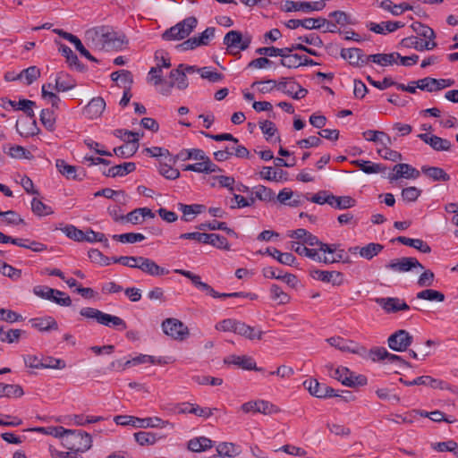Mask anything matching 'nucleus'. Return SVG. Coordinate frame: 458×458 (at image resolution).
Wrapping results in <instances>:
<instances>
[{"mask_svg":"<svg viewBox=\"0 0 458 458\" xmlns=\"http://www.w3.org/2000/svg\"><path fill=\"white\" fill-rule=\"evenodd\" d=\"M85 39L89 46L95 49H122L128 43L124 34L115 31L109 26H98L85 32Z\"/></svg>","mask_w":458,"mask_h":458,"instance_id":"f257e3e1","label":"nucleus"},{"mask_svg":"<svg viewBox=\"0 0 458 458\" xmlns=\"http://www.w3.org/2000/svg\"><path fill=\"white\" fill-rule=\"evenodd\" d=\"M62 445L70 452L78 454L89 450L92 445L91 436L82 430L67 429Z\"/></svg>","mask_w":458,"mask_h":458,"instance_id":"f03ea898","label":"nucleus"},{"mask_svg":"<svg viewBox=\"0 0 458 458\" xmlns=\"http://www.w3.org/2000/svg\"><path fill=\"white\" fill-rule=\"evenodd\" d=\"M114 421L121 426H132L133 428H164L168 425L173 426L169 421L163 420L159 417L138 418L130 415H117L114 418Z\"/></svg>","mask_w":458,"mask_h":458,"instance_id":"7ed1b4c3","label":"nucleus"},{"mask_svg":"<svg viewBox=\"0 0 458 458\" xmlns=\"http://www.w3.org/2000/svg\"><path fill=\"white\" fill-rule=\"evenodd\" d=\"M80 314L87 318H93L98 323L106 327H116L121 330H124L127 327L125 321L121 318L104 313L103 311L94 308H83L81 310Z\"/></svg>","mask_w":458,"mask_h":458,"instance_id":"20e7f679","label":"nucleus"},{"mask_svg":"<svg viewBox=\"0 0 458 458\" xmlns=\"http://www.w3.org/2000/svg\"><path fill=\"white\" fill-rule=\"evenodd\" d=\"M198 20L193 17H188L169 28L162 34L165 40H182L186 38L197 27Z\"/></svg>","mask_w":458,"mask_h":458,"instance_id":"39448f33","label":"nucleus"},{"mask_svg":"<svg viewBox=\"0 0 458 458\" xmlns=\"http://www.w3.org/2000/svg\"><path fill=\"white\" fill-rule=\"evenodd\" d=\"M250 43L251 37L250 35L243 36L239 30H230L224 38V45L232 55H235L234 49H237V53L246 50Z\"/></svg>","mask_w":458,"mask_h":458,"instance_id":"423d86ee","label":"nucleus"},{"mask_svg":"<svg viewBox=\"0 0 458 458\" xmlns=\"http://www.w3.org/2000/svg\"><path fill=\"white\" fill-rule=\"evenodd\" d=\"M161 327L166 335L177 341H183L190 335L188 327L177 318H166Z\"/></svg>","mask_w":458,"mask_h":458,"instance_id":"0eeeda50","label":"nucleus"},{"mask_svg":"<svg viewBox=\"0 0 458 458\" xmlns=\"http://www.w3.org/2000/svg\"><path fill=\"white\" fill-rule=\"evenodd\" d=\"M122 133H123L124 135L132 136V139L129 140L128 143H126L125 145L114 148V153L119 157H129L132 156L134 153H136V151L138 150L140 134L138 132H133L127 130H116L114 131V135L116 137H122V135H120Z\"/></svg>","mask_w":458,"mask_h":458,"instance_id":"6e6552de","label":"nucleus"},{"mask_svg":"<svg viewBox=\"0 0 458 458\" xmlns=\"http://www.w3.org/2000/svg\"><path fill=\"white\" fill-rule=\"evenodd\" d=\"M412 341L413 337L408 331L400 329L388 337L387 344L389 348L394 352H404L412 344Z\"/></svg>","mask_w":458,"mask_h":458,"instance_id":"1a4fd4ad","label":"nucleus"},{"mask_svg":"<svg viewBox=\"0 0 458 458\" xmlns=\"http://www.w3.org/2000/svg\"><path fill=\"white\" fill-rule=\"evenodd\" d=\"M325 0H319L316 2H294L287 0L284 4L283 10L287 13L301 11L305 13H309L313 11H321L325 8Z\"/></svg>","mask_w":458,"mask_h":458,"instance_id":"9d476101","label":"nucleus"},{"mask_svg":"<svg viewBox=\"0 0 458 458\" xmlns=\"http://www.w3.org/2000/svg\"><path fill=\"white\" fill-rule=\"evenodd\" d=\"M304 387L309 393L317 398H327L332 396H338V394L330 386L320 384L315 378H309L303 382Z\"/></svg>","mask_w":458,"mask_h":458,"instance_id":"9b49d317","label":"nucleus"},{"mask_svg":"<svg viewBox=\"0 0 458 458\" xmlns=\"http://www.w3.org/2000/svg\"><path fill=\"white\" fill-rule=\"evenodd\" d=\"M242 411L245 413L249 412H259L265 415H271L280 411L273 403L265 400L250 401L244 403L242 407Z\"/></svg>","mask_w":458,"mask_h":458,"instance_id":"f8f14e48","label":"nucleus"},{"mask_svg":"<svg viewBox=\"0 0 458 458\" xmlns=\"http://www.w3.org/2000/svg\"><path fill=\"white\" fill-rule=\"evenodd\" d=\"M417 267L420 269L424 268L423 266L419 262V260L416 258L412 257L394 259L390 260V262L386 265V268L400 273L408 272L411 271L412 268Z\"/></svg>","mask_w":458,"mask_h":458,"instance_id":"ddd939ff","label":"nucleus"},{"mask_svg":"<svg viewBox=\"0 0 458 458\" xmlns=\"http://www.w3.org/2000/svg\"><path fill=\"white\" fill-rule=\"evenodd\" d=\"M327 341L331 346L342 352L355 354H362L365 352L364 347L360 346L357 343H354L353 341L351 340L344 339L340 336L330 337L327 339Z\"/></svg>","mask_w":458,"mask_h":458,"instance_id":"4468645a","label":"nucleus"},{"mask_svg":"<svg viewBox=\"0 0 458 458\" xmlns=\"http://www.w3.org/2000/svg\"><path fill=\"white\" fill-rule=\"evenodd\" d=\"M182 68L183 64H180L176 69L170 72L171 81L167 89L161 90L163 95H169L173 87H176L181 90L185 89L188 87L187 77Z\"/></svg>","mask_w":458,"mask_h":458,"instance_id":"2eb2a0df","label":"nucleus"},{"mask_svg":"<svg viewBox=\"0 0 458 458\" xmlns=\"http://www.w3.org/2000/svg\"><path fill=\"white\" fill-rule=\"evenodd\" d=\"M420 174V171L411 165L401 163L394 166L392 173L388 174V178L390 181H395L400 178L416 179Z\"/></svg>","mask_w":458,"mask_h":458,"instance_id":"dca6fc26","label":"nucleus"},{"mask_svg":"<svg viewBox=\"0 0 458 458\" xmlns=\"http://www.w3.org/2000/svg\"><path fill=\"white\" fill-rule=\"evenodd\" d=\"M138 269L151 276H162L169 274V270L157 264L153 259L140 256Z\"/></svg>","mask_w":458,"mask_h":458,"instance_id":"f3484780","label":"nucleus"},{"mask_svg":"<svg viewBox=\"0 0 458 458\" xmlns=\"http://www.w3.org/2000/svg\"><path fill=\"white\" fill-rule=\"evenodd\" d=\"M376 302L379 304L386 313H395L410 310L409 305L397 297L377 298Z\"/></svg>","mask_w":458,"mask_h":458,"instance_id":"a211bd4d","label":"nucleus"},{"mask_svg":"<svg viewBox=\"0 0 458 458\" xmlns=\"http://www.w3.org/2000/svg\"><path fill=\"white\" fill-rule=\"evenodd\" d=\"M310 276L324 283L332 284L335 286H339L344 284V275L339 271H326V270H312Z\"/></svg>","mask_w":458,"mask_h":458,"instance_id":"6ab92c4d","label":"nucleus"},{"mask_svg":"<svg viewBox=\"0 0 458 458\" xmlns=\"http://www.w3.org/2000/svg\"><path fill=\"white\" fill-rule=\"evenodd\" d=\"M399 380L407 386L423 385L434 389H445L447 387V384L445 381L434 378L430 376H420L411 381L404 380L402 377Z\"/></svg>","mask_w":458,"mask_h":458,"instance_id":"aec40b11","label":"nucleus"},{"mask_svg":"<svg viewBox=\"0 0 458 458\" xmlns=\"http://www.w3.org/2000/svg\"><path fill=\"white\" fill-rule=\"evenodd\" d=\"M341 56L348 60L349 64L353 66H363L369 62L368 55L363 54L360 48H343L341 50Z\"/></svg>","mask_w":458,"mask_h":458,"instance_id":"412c9836","label":"nucleus"},{"mask_svg":"<svg viewBox=\"0 0 458 458\" xmlns=\"http://www.w3.org/2000/svg\"><path fill=\"white\" fill-rule=\"evenodd\" d=\"M327 23V20L325 18H306L303 20L292 19L289 20L286 23V27L294 30L300 26H302L305 29L312 30V29H320L324 25Z\"/></svg>","mask_w":458,"mask_h":458,"instance_id":"4be33fe9","label":"nucleus"},{"mask_svg":"<svg viewBox=\"0 0 458 458\" xmlns=\"http://www.w3.org/2000/svg\"><path fill=\"white\" fill-rule=\"evenodd\" d=\"M225 363L235 365L242 369L261 371L253 358L247 355H230L225 359Z\"/></svg>","mask_w":458,"mask_h":458,"instance_id":"5701e85b","label":"nucleus"},{"mask_svg":"<svg viewBox=\"0 0 458 458\" xmlns=\"http://www.w3.org/2000/svg\"><path fill=\"white\" fill-rule=\"evenodd\" d=\"M418 137L436 151H448L451 149L452 144L448 140L428 133H420Z\"/></svg>","mask_w":458,"mask_h":458,"instance_id":"b1692460","label":"nucleus"},{"mask_svg":"<svg viewBox=\"0 0 458 458\" xmlns=\"http://www.w3.org/2000/svg\"><path fill=\"white\" fill-rule=\"evenodd\" d=\"M106 108V102L103 98H93L84 107L83 114L89 119L98 118Z\"/></svg>","mask_w":458,"mask_h":458,"instance_id":"393cba45","label":"nucleus"},{"mask_svg":"<svg viewBox=\"0 0 458 458\" xmlns=\"http://www.w3.org/2000/svg\"><path fill=\"white\" fill-rule=\"evenodd\" d=\"M400 45L406 48H414L418 51L431 50L437 47L435 41H422L418 37H408L401 40Z\"/></svg>","mask_w":458,"mask_h":458,"instance_id":"a878e982","label":"nucleus"},{"mask_svg":"<svg viewBox=\"0 0 458 458\" xmlns=\"http://www.w3.org/2000/svg\"><path fill=\"white\" fill-rule=\"evenodd\" d=\"M235 334H238L249 340H260L264 332L259 327H251L244 322L239 321Z\"/></svg>","mask_w":458,"mask_h":458,"instance_id":"bb28decb","label":"nucleus"},{"mask_svg":"<svg viewBox=\"0 0 458 458\" xmlns=\"http://www.w3.org/2000/svg\"><path fill=\"white\" fill-rule=\"evenodd\" d=\"M146 217L154 218L155 213H153L148 208H139L129 212L125 216L124 219L133 225H139L141 224Z\"/></svg>","mask_w":458,"mask_h":458,"instance_id":"cd10ccee","label":"nucleus"},{"mask_svg":"<svg viewBox=\"0 0 458 458\" xmlns=\"http://www.w3.org/2000/svg\"><path fill=\"white\" fill-rule=\"evenodd\" d=\"M325 248V251L327 252L328 255H335V258H325L323 259L324 263L330 264L335 262H349V257L346 252L342 249H337L336 245H323Z\"/></svg>","mask_w":458,"mask_h":458,"instance_id":"c85d7f7f","label":"nucleus"},{"mask_svg":"<svg viewBox=\"0 0 458 458\" xmlns=\"http://www.w3.org/2000/svg\"><path fill=\"white\" fill-rule=\"evenodd\" d=\"M398 242L403 245L412 247L422 253H429L431 252L430 246L421 239H411L405 236H398L394 239L392 242Z\"/></svg>","mask_w":458,"mask_h":458,"instance_id":"c756f323","label":"nucleus"},{"mask_svg":"<svg viewBox=\"0 0 458 458\" xmlns=\"http://www.w3.org/2000/svg\"><path fill=\"white\" fill-rule=\"evenodd\" d=\"M75 86V81L67 73L59 72L55 78V90L58 92H65Z\"/></svg>","mask_w":458,"mask_h":458,"instance_id":"7c9ffc66","label":"nucleus"},{"mask_svg":"<svg viewBox=\"0 0 458 458\" xmlns=\"http://www.w3.org/2000/svg\"><path fill=\"white\" fill-rule=\"evenodd\" d=\"M267 254L273 257L280 264L285 266H293L296 261V258L290 252H281L274 247H268L266 250Z\"/></svg>","mask_w":458,"mask_h":458,"instance_id":"2f4dec72","label":"nucleus"},{"mask_svg":"<svg viewBox=\"0 0 458 458\" xmlns=\"http://www.w3.org/2000/svg\"><path fill=\"white\" fill-rule=\"evenodd\" d=\"M136 168V165L132 162H126L121 165H114L108 168L106 171H104L103 174L108 177H115V176H124L131 172H133Z\"/></svg>","mask_w":458,"mask_h":458,"instance_id":"473e14b6","label":"nucleus"},{"mask_svg":"<svg viewBox=\"0 0 458 458\" xmlns=\"http://www.w3.org/2000/svg\"><path fill=\"white\" fill-rule=\"evenodd\" d=\"M275 199L276 192L266 186L257 185L251 188L250 200H275Z\"/></svg>","mask_w":458,"mask_h":458,"instance_id":"72a5a7b5","label":"nucleus"},{"mask_svg":"<svg viewBox=\"0 0 458 458\" xmlns=\"http://www.w3.org/2000/svg\"><path fill=\"white\" fill-rule=\"evenodd\" d=\"M32 327L38 331L57 330L58 324L53 317L37 318L30 320Z\"/></svg>","mask_w":458,"mask_h":458,"instance_id":"f704fd0d","label":"nucleus"},{"mask_svg":"<svg viewBox=\"0 0 458 458\" xmlns=\"http://www.w3.org/2000/svg\"><path fill=\"white\" fill-rule=\"evenodd\" d=\"M399 57L400 54L395 52L389 54H375L368 55V59H369V61L382 66L392 65L394 64H396Z\"/></svg>","mask_w":458,"mask_h":458,"instance_id":"c9c22d12","label":"nucleus"},{"mask_svg":"<svg viewBox=\"0 0 458 458\" xmlns=\"http://www.w3.org/2000/svg\"><path fill=\"white\" fill-rule=\"evenodd\" d=\"M403 26L404 24L400 21H383L381 23L371 22L369 24V30L377 34H384L386 31L394 32Z\"/></svg>","mask_w":458,"mask_h":458,"instance_id":"e433bc0d","label":"nucleus"},{"mask_svg":"<svg viewBox=\"0 0 458 458\" xmlns=\"http://www.w3.org/2000/svg\"><path fill=\"white\" fill-rule=\"evenodd\" d=\"M213 446V441L206 437H199L188 442V449L191 452H204Z\"/></svg>","mask_w":458,"mask_h":458,"instance_id":"4c0bfd02","label":"nucleus"},{"mask_svg":"<svg viewBox=\"0 0 458 458\" xmlns=\"http://www.w3.org/2000/svg\"><path fill=\"white\" fill-rule=\"evenodd\" d=\"M363 137L367 140L379 142L385 147L392 145V140L389 135L381 131L368 130L363 132Z\"/></svg>","mask_w":458,"mask_h":458,"instance_id":"58836bf2","label":"nucleus"},{"mask_svg":"<svg viewBox=\"0 0 458 458\" xmlns=\"http://www.w3.org/2000/svg\"><path fill=\"white\" fill-rule=\"evenodd\" d=\"M180 210L182 212L184 221H191L195 216L206 210V206L201 204L184 205L181 204Z\"/></svg>","mask_w":458,"mask_h":458,"instance_id":"ea45409f","label":"nucleus"},{"mask_svg":"<svg viewBox=\"0 0 458 458\" xmlns=\"http://www.w3.org/2000/svg\"><path fill=\"white\" fill-rule=\"evenodd\" d=\"M4 150L13 158L17 159H31L33 158V155L30 151L27 150L21 146L19 145H8L4 147Z\"/></svg>","mask_w":458,"mask_h":458,"instance_id":"a19ab883","label":"nucleus"},{"mask_svg":"<svg viewBox=\"0 0 458 458\" xmlns=\"http://www.w3.org/2000/svg\"><path fill=\"white\" fill-rule=\"evenodd\" d=\"M290 249L293 251H295L300 256H305L311 259H319L318 254V250L316 249H309L307 248L303 242L300 243L297 242H290Z\"/></svg>","mask_w":458,"mask_h":458,"instance_id":"79ce46f5","label":"nucleus"},{"mask_svg":"<svg viewBox=\"0 0 458 458\" xmlns=\"http://www.w3.org/2000/svg\"><path fill=\"white\" fill-rule=\"evenodd\" d=\"M422 173L434 181L446 182L450 176L444 171V169L437 166H422Z\"/></svg>","mask_w":458,"mask_h":458,"instance_id":"37998d69","label":"nucleus"},{"mask_svg":"<svg viewBox=\"0 0 458 458\" xmlns=\"http://www.w3.org/2000/svg\"><path fill=\"white\" fill-rule=\"evenodd\" d=\"M143 363H151V364H165L166 361L163 360V358H156L155 356L147 355V354H140L131 360H128L126 361V365L135 366Z\"/></svg>","mask_w":458,"mask_h":458,"instance_id":"c03bdc74","label":"nucleus"},{"mask_svg":"<svg viewBox=\"0 0 458 458\" xmlns=\"http://www.w3.org/2000/svg\"><path fill=\"white\" fill-rule=\"evenodd\" d=\"M9 105L16 110H22L26 114L33 118L35 116L33 106L36 105L34 101L29 99H21L19 102L9 100Z\"/></svg>","mask_w":458,"mask_h":458,"instance_id":"a18cd8bd","label":"nucleus"},{"mask_svg":"<svg viewBox=\"0 0 458 458\" xmlns=\"http://www.w3.org/2000/svg\"><path fill=\"white\" fill-rule=\"evenodd\" d=\"M333 377L341 381L346 386H352V372L346 367H339L335 369Z\"/></svg>","mask_w":458,"mask_h":458,"instance_id":"49530a36","label":"nucleus"},{"mask_svg":"<svg viewBox=\"0 0 458 458\" xmlns=\"http://www.w3.org/2000/svg\"><path fill=\"white\" fill-rule=\"evenodd\" d=\"M25 334V331L21 329H9L4 331L3 327L0 328V341L3 343H17L21 335Z\"/></svg>","mask_w":458,"mask_h":458,"instance_id":"de8ad7c7","label":"nucleus"},{"mask_svg":"<svg viewBox=\"0 0 458 458\" xmlns=\"http://www.w3.org/2000/svg\"><path fill=\"white\" fill-rule=\"evenodd\" d=\"M270 297L279 305L287 304L291 300L290 295L284 292L279 285L275 284L270 287Z\"/></svg>","mask_w":458,"mask_h":458,"instance_id":"09e8293b","label":"nucleus"},{"mask_svg":"<svg viewBox=\"0 0 458 458\" xmlns=\"http://www.w3.org/2000/svg\"><path fill=\"white\" fill-rule=\"evenodd\" d=\"M383 249L384 246L382 244L370 242L360 249V255L369 260L381 252Z\"/></svg>","mask_w":458,"mask_h":458,"instance_id":"8fccbe9b","label":"nucleus"},{"mask_svg":"<svg viewBox=\"0 0 458 458\" xmlns=\"http://www.w3.org/2000/svg\"><path fill=\"white\" fill-rule=\"evenodd\" d=\"M93 196L95 198L103 197L106 199H112L113 200H122L127 197L124 191H114L110 188L98 191L93 194Z\"/></svg>","mask_w":458,"mask_h":458,"instance_id":"3c124183","label":"nucleus"},{"mask_svg":"<svg viewBox=\"0 0 458 458\" xmlns=\"http://www.w3.org/2000/svg\"><path fill=\"white\" fill-rule=\"evenodd\" d=\"M411 27L419 36L428 38V41H433L436 38L435 31L430 27L420 21L413 22Z\"/></svg>","mask_w":458,"mask_h":458,"instance_id":"603ef678","label":"nucleus"},{"mask_svg":"<svg viewBox=\"0 0 458 458\" xmlns=\"http://www.w3.org/2000/svg\"><path fill=\"white\" fill-rule=\"evenodd\" d=\"M56 115L54 110L43 109L40 114V121L47 130L53 131L55 128Z\"/></svg>","mask_w":458,"mask_h":458,"instance_id":"864d4df0","label":"nucleus"},{"mask_svg":"<svg viewBox=\"0 0 458 458\" xmlns=\"http://www.w3.org/2000/svg\"><path fill=\"white\" fill-rule=\"evenodd\" d=\"M33 293L43 299L52 301L54 298V294L57 295H64V292L59 290H55L45 285H37L33 288Z\"/></svg>","mask_w":458,"mask_h":458,"instance_id":"5fc2aeb1","label":"nucleus"},{"mask_svg":"<svg viewBox=\"0 0 458 458\" xmlns=\"http://www.w3.org/2000/svg\"><path fill=\"white\" fill-rule=\"evenodd\" d=\"M418 299L426 300L430 301H439L442 302L445 301V294L439 291L433 289H426L420 291L417 293L416 296Z\"/></svg>","mask_w":458,"mask_h":458,"instance_id":"6e6d98bb","label":"nucleus"},{"mask_svg":"<svg viewBox=\"0 0 458 458\" xmlns=\"http://www.w3.org/2000/svg\"><path fill=\"white\" fill-rule=\"evenodd\" d=\"M60 230L70 239L75 242H84L85 239V232L78 229L76 226L72 225H66L64 227L60 228Z\"/></svg>","mask_w":458,"mask_h":458,"instance_id":"4d7b16f0","label":"nucleus"},{"mask_svg":"<svg viewBox=\"0 0 458 458\" xmlns=\"http://www.w3.org/2000/svg\"><path fill=\"white\" fill-rule=\"evenodd\" d=\"M307 200H352V198L349 196L336 197L328 191H319L311 197L307 198Z\"/></svg>","mask_w":458,"mask_h":458,"instance_id":"13d9d810","label":"nucleus"},{"mask_svg":"<svg viewBox=\"0 0 458 458\" xmlns=\"http://www.w3.org/2000/svg\"><path fill=\"white\" fill-rule=\"evenodd\" d=\"M19 244H16L19 247L31 250L35 252H41L47 250V245L44 243L30 241L29 239H21V238H14Z\"/></svg>","mask_w":458,"mask_h":458,"instance_id":"bf43d9fd","label":"nucleus"},{"mask_svg":"<svg viewBox=\"0 0 458 458\" xmlns=\"http://www.w3.org/2000/svg\"><path fill=\"white\" fill-rule=\"evenodd\" d=\"M113 239L117 240L123 243H134L145 240V236L140 233H126L122 234L113 235Z\"/></svg>","mask_w":458,"mask_h":458,"instance_id":"052dcab7","label":"nucleus"},{"mask_svg":"<svg viewBox=\"0 0 458 458\" xmlns=\"http://www.w3.org/2000/svg\"><path fill=\"white\" fill-rule=\"evenodd\" d=\"M296 86L297 82L293 78L287 79L283 77L276 82V89L288 96L293 95Z\"/></svg>","mask_w":458,"mask_h":458,"instance_id":"680f3d73","label":"nucleus"},{"mask_svg":"<svg viewBox=\"0 0 458 458\" xmlns=\"http://www.w3.org/2000/svg\"><path fill=\"white\" fill-rule=\"evenodd\" d=\"M56 167L58 168L59 172L63 175H65L68 179H81L76 174V167L66 164L64 160H57Z\"/></svg>","mask_w":458,"mask_h":458,"instance_id":"e2e57ef3","label":"nucleus"},{"mask_svg":"<svg viewBox=\"0 0 458 458\" xmlns=\"http://www.w3.org/2000/svg\"><path fill=\"white\" fill-rule=\"evenodd\" d=\"M40 76V70L36 66H30L24 69L18 76V79L25 78L28 85L32 84Z\"/></svg>","mask_w":458,"mask_h":458,"instance_id":"0e129e2a","label":"nucleus"},{"mask_svg":"<svg viewBox=\"0 0 458 458\" xmlns=\"http://www.w3.org/2000/svg\"><path fill=\"white\" fill-rule=\"evenodd\" d=\"M135 441L140 445H154L157 437L152 432L140 431L134 434Z\"/></svg>","mask_w":458,"mask_h":458,"instance_id":"69168bd1","label":"nucleus"},{"mask_svg":"<svg viewBox=\"0 0 458 458\" xmlns=\"http://www.w3.org/2000/svg\"><path fill=\"white\" fill-rule=\"evenodd\" d=\"M0 218L5 225H19L23 223V219L21 216L13 210L0 211Z\"/></svg>","mask_w":458,"mask_h":458,"instance_id":"338daca9","label":"nucleus"},{"mask_svg":"<svg viewBox=\"0 0 458 458\" xmlns=\"http://www.w3.org/2000/svg\"><path fill=\"white\" fill-rule=\"evenodd\" d=\"M4 397L20 398L24 394V391L20 385L4 384V389L2 391Z\"/></svg>","mask_w":458,"mask_h":458,"instance_id":"774afa93","label":"nucleus"}]
</instances>
